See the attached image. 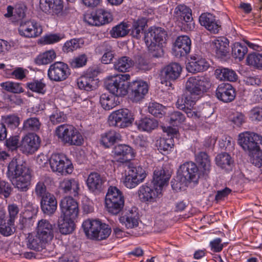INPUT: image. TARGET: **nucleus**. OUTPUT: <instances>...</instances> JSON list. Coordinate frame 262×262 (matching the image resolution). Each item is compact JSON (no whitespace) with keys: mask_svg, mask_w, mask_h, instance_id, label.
<instances>
[{"mask_svg":"<svg viewBox=\"0 0 262 262\" xmlns=\"http://www.w3.org/2000/svg\"><path fill=\"white\" fill-rule=\"evenodd\" d=\"M185 120V116L180 112H173L170 115L169 122L173 125H178Z\"/></svg>","mask_w":262,"mask_h":262,"instance_id":"nucleus-62","label":"nucleus"},{"mask_svg":"<svg viewBox=\"0 0 262 262\" xmlns=\"http://www.w3.org/2000/svg\"><path fill=\"white\" fill-rule=\"evenodd\" d=\"M75 220L76 219H72V217L61 215L58 221V227L60 232L62 234L71 233L75 229Z\"/></svg>","mask_w":262,"mask_h":262,"instance_id":"nucleus-36","label":"nucleus"},{"mask_svg":"<svg viewBox=\"0 0 262 262\" xmlns=\"http://www.w3.org/2000/svg\"><path fill=\"white\" fill-rule=\"evenodd\" d=\"M191 41L186 35L179 36L173 48V52L176 56H184L189 53L191 49Z\"/></svg>","mask_w":262,"mask_h":262,"instance_id":"nucleus-18","label":"nucleus"},{"mask_svg":"<svg viewBox=\"0 0 262 262\" xmlns=\"http://www.w3.org/2000/svg\"><path fill=\"white\" fill-rule=\"evenodd\" d=\"M101 222L97 220L88 219L83 222L82 227L84 231L89 238L91 239L102 238V235L105 237L107 234V230L105 229L104 233L101 235H98L97 232L101 228Z\"/></svg>","mask_w":262,"mask_h":262,"instance_id":"nucleus-16","label":"nucleus"},{"mask_svg":"<svg viewBox=\"0 0 262 262\" xmlns=\"http://www.w3.org/2000/svg\"><path fill=\"white\" fill-rule=\"evenodd\" d=\"M130 78L128 74H119L108 78L105 82L108 91L117 97L125 96L128 93L129 84L128 80Z\"/></svg>","mask_w":262,"mask_h":262,"instance_id":"nucleus-3","label":"nucleus"},{"mask_svg":"<svg viewBox=\"0 0 262 262\" xmlns=\"http://www.w3.org/2000/svg\"><path fill=\"white\" fill-rule=\"evenodd\" d=\"M215 162L218 166L226 170H231L233 164V160L230 155L226 152L217 155L215 158Z\"/></svg>","mask_w":262,"mask_h":262,"instance_id":"nucleus-41","label":"nucleus"},{"mask_svg":"<svg viewBox=\"0 0 262 262\" xmlns=\"http://www.w3.org/2000/svg\"><path fill=\"white\" fill-rule=\"evenodd\" d=\"M134 119L130 111L126 108H121L111 114L108 117V123L112 126L124 128L131 125Z\"/></svg>","mask_w":262,"mask_h":262,"instance_id":"nucleus-8","label":"nucleus"},{"mask_svg":"<svg viewBox=\"0 0 262 262\" xmlns=\"http://www.w3.org/2000/svg\"><path fill=\"white\" fill-rule=\"evenodd\" d=\"M105 182V178L98 173L91 172L86 180V185L90 191L98 193L102 190Z\"/></svg>","mask_w":262,"mask_h":262,"instance_id":"nucleus-22","label":"nucleus"},{"mask_svg":"<svg viewBox=\"0 0 262 262\" xmlns=\"http://www.w3.org/2000/svg\"><path fill=\"white\" fill-rule=\"evenodd\" d=\"M36 232L49 242L51 241L54 237L53 226L46 219H41L38 222Z\"/></svg>","mask_w":262,"mask_h":262,"instance_id":"nucleus-23","label":"nucleus"},{"mask_svg":"<svg viewBox=\"0 0 262 262\" xmlns=\"http://www.w3.org/2000/svg\"><path fill=\"white\" fill-rule=\"evenodd\" d=\"M195 161L198 165L199 171L202 175H207L210 170V160L205 152H200L195 155Z\"/></svg>","mask_w":262,"mask_h":262,"instance_id":"nucleus-32","label":"nucleus"},{"mask_svg":"<svg viewBox=\"0 0 262 262\" xmlns=\"http://www.w3.org/2000/svg\"><path fill=\"white\" fill-rule=\"evenodd\" d=\"M61 215L76 219L79 213L77 202L72 197H66L60 203Z\"/></svg>","mask_w":262,"mask_h":262,"instance_id":"nucleus-14","label":"nucleus"},{"mask_svg":"<svg viewBox=\"0 0 262 262\" xmlns=\"http://www.w3.org/2000/svg\"><path fill=\"white\" fill-rule=\"evenodd\" d=\"M182 71V68L177 63H172L165 67L161 71V82L170 86V81L177 79Z\"/></svg>","mask_w":262,"mask_h":262,"instance_id":"nucleus-15","label":"nucleus"},{"mask_svg":"<svg viewBox=\"0 0 262 262\" xmlns=\"http://www.w3.org/2000/svg\"><path fill=\"white\" fill-rule=\"evenodd\" d=\"M87 57L85 54H81L70 59L69 64L73 68H78L86 64Z\"/></svg>","mask_w":262,"mask_h":262,"instance_id":"nucleus-58","label":"nucleus"},{"mask_svg":"<svg viewBox=\"0 0 262 262\" xmlns=\"http://www.w3.org/2000/svg\"><path fill=\"white\" fill-rule=\"evenodd\" d=\"M138 129L142 132H150L158 125V122L154 119L145 117L136 121Z\"/></svg>","mask_w":262,"mask_h":262,"instance_id":"nucleus-37","label":"nucleus"},{"mask_svg":"<svg viewBox=\"0 0 262 262\" xmlns=\"http://www.w3.org/2000/svg\"><path fill=\"white\" fill-rule=\"evenodd\" d=\"M39 7L46 13L56 14L62 9V0H40Z\"/></svg>","mask_w":262,"mask_h":262,"instance_id":"nucleus-26","label":"nucleus"},{"mask_svg":"<svg viewBox=\"0 0 262 262\" xmlns=\"http://www.w3.org/2000/svg\"><path fill=\"white\" fill-rule=\"evenodd\" d=\"M3 123L11 128H16L20 123V119L15 115H10L2 118Z\"/></svg>","mask_w":262,"mask_h":262,"instance_id":"nucleus-59","label":"nucleus"},{"mask_svg":"<svg viewBox=\"0 0 262 262\" xmlns=\"http://www.w3.org/2000/svg\"><path fill=\"white\" fill-rule=\"evenodd\" d=\"M51 168L61 175L71 173L73 167L70 160L63 154H53L49 159Z\"/></svg>","mask_w":262,"mask_h":262,"instance_id":"nucleus-9","label":"nucleus"},{"mask_svg":"<svg viewBox=\"0 0 262 262\" xmlns=\"http://www.w3.org/2000/svg\"><path fill=\"white\" fill-rule=\"evenodd\" d=\"M26 240L27 246L28 248L37 251L42 249L45 245L49 243L48 241L38 235L37 233L36 234L29 233Z\"/></svg>","mask_w":262,"mask_h":262,"instance_id":"nucleus-33","label":"nucleus"},{"mask_svg":"<svg viewBox=\"0 0 262 262\" xmlns=\"http://www.w3.org/2000/svg\"><path fill=\"white\" fill-rule=\"evenodd\" d=\"M249 154L251 156L252 163L258 167H262V150H260V147L259 149Z\"/></svg>","mask_w":262,"mask_h":262,"instance_id":"nucleus-64","label":"nucleus"},{"mask_svg":"<svg viewBox=\"0 0 262 262\" xmlns=\"http://www.w3.org/2000/svg\"><path fill=\"white\" fill-rule=\"evenodd\" d=\"M138 213L136 208L126 210L124 214L119 217V221L127 229H133L138 226Z\"/></svg>","mask_w":262,"mask_h":262,"instance_id":"nucleus-24","label":"nucleus"},{"mask_svg":"<svg viewBox=\"0 0 262 262\" xmlns=\"http://www.w3.org/2000/svg\"><path fill=\"white\" fill-rule=\"evenodd\" d=\"M216 77L220 80L235 81L237 79V75L232 70L227 68L217 69L215 71Z\"/></svg>","mask_w":262,"mask_h":262,"instance_id":"nucleus-43","label":"nucleus"},{"mask_svg":"<svg viewBox=\"0 0 262 262\" xmlns=\"http://www.w3.org/2000/svg\"><path fill=\"white\" fill-rule=\"evenodd\" d=\"M247 63L257 68H262V54L252 53L248 55L247 57Z\"/></svg>","mask_w":262,"mask_h":262,"instance_id":"nucleus-56","label":"nucleus"},{"mask_svg":"<svg viewBox=\"0 0 262 262\" xmlns=\"http://www.w3.org/2000/svg\"><path fill=\"white\" fill-rule=\"evenodd\" d=\"M100 103L102 107L105 110H110L117 105L114 96L103 94L100 98Z\"/></svg>","mask_w":262,"mask_h":262,"instance_id":"nucleus-50","label":"nucleus"},{"mask_svg":"<svg viewBox=\"0 0 262 262\" xmlns=\"http://www.w3.org/2000/svg\"><path fill=\"white\" fill-rule=\"evenodd\" d=\"M128 32V24L125 23H121L112 29L110 34L113 38H119L125 36Z\"/></svg>","mask_w":262,"mask_h":262,"instance_id":"nucleus-47","label":"nucleus"},{"mask_svg":"<svg viewBox=\"0 0 262 262\" xmlns=\"http://www.w3.org/2000/svg\"><path fill=\"white\" fill-rule=\"evenodd\" d=\"M0 86L3 90L12 93L20 94L24 92L21 83L18 82L8 81L1 83Z\"/></svg>","mask_w":262,"mask_h":262,"instance_id":"nucleus-48","label":"nucleus"},{"mask_svg":"<svg viewBox=\"0 0 262 262\" xmlns=\"http://www.w3.org/2000/svg\"><path fill=\"white\" fill-rule=\"evenodd\" d=\"M55 134L58 140L64 144L80 146L83 142V136L73 125H60L56 128Z\"/></svg>","mask_w":262,"mask_h":262,"instance_id":"nucleus-2","label":"nucleus"},{"mask_svg":"<svg viewBox=\"0 0 262 262\" xmlns=\"http://www.w3.org/2000/svg\"><path fill=\"white\" fill-rule=\"evenodd\" d=\"M199 167L193 162H186L180 167V171L182 176L185 178V180L196 183L202 172L200 171Z\"/></svg>","mask_w":262,"mask_h":262,"instance_id":"nucleus-17","label":"nucleus"},{"mask_svg":"<svg viewBox=\"0 0 262 262\" xmlns=\"http://www.w3.org/2000/svg\"><path fill=\"white\" fill-rule=\"evenodd\" d=\"M63 38V35L58 34H51L46 35L41 38L43 44L49 45L57 42Z\"/></svg>","mask_w":262,"mask_h":262,"instance_id":"nucleus-61","label":"nucleus"},{"mask_svg":"<svg viewBox=\"0 0 262 262\" xmlns=\"http://www.w3.org/2000/svg\"><path fill=\"white\" fill-rule=\"evenodd\" d=\"M210 86L209 79L204 77H189L185 84L186 93L195 101Z\"/></svg>","mask_w":262,"mask_h":262,"instance_id":"nucleus-5","label":"nucleus"},{"mask_svg":"<svg viewBox=\"0 0 262 262\" xmlns=\"http://www.w3.org/2000/svg\"><path fill=\"white\" fill-rule=\"evenodd\" d=\"M131 96L134 101L138 102L144 98L148 91V86L144 81L136 80L132 82L129 85Z\"/></svg>","mask_w":262,"mask_h":262,"instance_id":"nucleus-19","label":"nucleus"},{"mask_svg":"<svg viewBox=\"0 0 262 262\" xmlns=\"http://www.w3.org/2000/svg\"><path fill=\"white\" fill-rule=\"evenodd\" d=\"M170 176V172L168 170L162 167H157L154 172L153 183L163 190V187L167 185Z\"/></svg>","mask_w":262,"mask_h":262,"instance_id":"nucleus-28","label":"nucleus"},{"mask_svg":"<svg viewBox=\"0 0 262 262\" xmlns=\"http://www.w3.org/2000/svg\"><path fill=\"white\" fill-rule=\"evenodd\" d=\"M146 26L147 20L145 18H141L134 20L131 28V35L132 36L137 39L140 38Z\"/></svg>","mask_w":262,"mask_h":262,"instance_id":"nucleus-44","label":"nucleus"},{"mask_svg":"<svg viewBox=\"0 0 262 262\" xmlns=\"http://www.w3.org/2000/svg\"><path fill=\"white\" fill-rule=\"evenodd\" d=\"M174 16L178 19L191 23L192 20L191 9L184 5H178L174 9Z\"/></svg>","mask_w":262,"mask_h":262,"instance_id":"nucleus-39","label":"nucleus"},{"mask_svg":"<svg viewBox=\"0 0 262 262\" xmlns=\"http://www.w3.org/2000/svg\"><path fill=\"white\" fill-rule=\"evenodd\" d=\"M210 64L206 59L200 56H193L187 66V70L192 73L201 72L207 70Z\"/></svg>","mask_w":262,"mask_h":262,"instance_id":"nucleus-31","label":"nucleus"},{"mask_svg":"<svg viewBox=\"0 0 262 262\" xmlns=\"http://www.w3.org/2000/svg\"><path fill=\"white\" fill-rule=\"evenodd\" d=\"M166 34L161 28H150L145 33L144 40L152 56L159 57L163 55V45L165 43Z\"/></svg>","mask_w":262,"mask_h":262,"instance_id":"nucleus-1","label":"nucleus"},{"mask_svg":"<svg viewBox=\"0 0 262 262\" xmlns=\"http://www.w3.org/2000/svg\"><path fill=\"white\" fill-rule=\"evenodd\" d=\"M48 74L51 80L61 81L67 78L70 72L67 64L62 62H56L50 66Z\"/></svg>","mask_w":262,"mask_h":262,"instance_id":"nucleus-12","label":"nucleus"},{"mask_svg":"<svg viewBox=\"0 0 262 262\" xmlns=\"http://www.w3.org/2000/svg\"><path fill=\"white\" fill-rule=\"evenodd\" d=\"M238 143L245 151L250 154L259 149L258 144L262 145V136L253 132H243L238 135Z\"/></svg>","mask_w":262,"mask_h":262,"instance_id":"nucleus-6","label":"nucleus"},{"mask_svg":"<svg viewBox=\"0 0 262 262\" xmlns=\"http://www.w3.org/2000/svg\"><path fill=\"white\" fill-rule=\"evenodd\" d=\"M51 181V179L48 177H42L35 185L34 192L37 198L40 199L47 195V194H51L47 190V184Z\"/></svg>","mask_w":262,"mask_h":262,"instance_id":"nucleus-42","label":"nucleus"},{"mask_svg":"<svg viewBox=\"0 0 262 262\" xmlns=\"http://www.w3.org/2000/svg\"><path fill=\"white\" fill-rule=\"evenodd\" d=\"M124 205L122 192L116 187L110 186L105 196V206L106 210L114 215L118 214Z\"/></svg>","mask_w":262,"mask_h":262,"instance_id":"nucleus-4","label":"nucleus"},{"mask_svg":"<svg viewBox=\"0 0 262 262\" xmlns=\"http://www.w3.org/2000/svg\"><path fill=\"white\" fill-rule=\"evenodd\" d=\"M216 96L223 102H229L234 99L235 92L230 84L222 83L219 85L216 90Z\"/></svg>","mask_w":262,"mask_h":262,"instance_id":"nucleus-20","label":"nucleus"},{"mask_svg":"<svg viewBox=\"0 0 262 262\" xmlns=\"http://www.w3.org/2000/svg\"><path fill=\"white\" fill-rule=\"evenodd\" d=\"M114 158L116 160L121 163H125L135 157L133 148L125 144L116 146L114 150Z\"/></svg>","mask_w":262,"mask_h":262,"instance_id":"nucleus-21","label":"nucleus"},{"mask_svg":"<svg viewBox=\"0 0 262 262\" xmlns=\"http://www.w3.org/2000/svg\"><path fill=\"white\" fill-rule=\"evenodd\" d=\"M28 169V168L23 165L19 164L17 159L14 158H13L8 166L7 175L8 178L11 180Z\"/></svg>","mask_w":262,"mask_h":262,"instance_id":"nucleus-35","label":"nucleus"},{"mask_svg":"<svg viewBox=\"0 0 262 262\" xmlns=\"http://www.w3.org/2000/svg\"><path fill=\"white\" fill-rule=\"evenodd\" d=\"M31 180V172L29 169L26 170L15 179L11 180L12 184L19 191H27L30 185Z\"/></svg>","mask_w":262,"mask_h":262,"instance_id":"nucleus-27","label":"nucleus"},{"mask_svg":"<svg viewBox=\"0 0 262 262\" xmlns=\"http://www.w3.org/2000/svg\"><path fill=\"white\" fill-rule=\"evenodd\" d=\"M56 58L54 50H49L39 54L35 59V62L38 65L47 64L51 62Z\"/></svg>","mask_w":262,"mask_h":262,"instance_id":"nucleus-51","label":"nucleus"},{"mask_svg":"<svg viewBox=\"0 0 262 262\" xmlns=\"http://www.w3.org/2000/svg\"><path fill=\"white\" fill-rule=\"evenodd\" d=\"M134 61L129 57L119 58L114 63V69L120 72H126L134 66Z\"/></svg>","mask_w":262,"mask_h":262,"instance_id":"nucleus-40","label":"nucleus"},{"mask_svg":"<svg viewBox=\"0 0 262 262\" xmlns=\"http://www.w3.org/2000/svg\"><path fill=\"white\" fill-rule=\"evenodd\" d=\"M195 101L192 99L187 93L179 97L177 101V107L180 110H185L188 107H193L195 103Z\"/></svg>","mask_w":262,"mask_h":262,"instance_id":"nucleus-52","label":"nucleus"},{"mask_svg":"<svg viewBox=\"0 0 262 262\" xmlns=\"http://www.w3.org/2000/svg\"><path fill=\"white\" fill-rule=\"evenodd\" d=\"M97 26L108 23L113 19L112 15L109 12L102 9L96 10Z\"/></svg>","mask_w":262,"mask_h":262,"instance_id":"nucleus-54","label":"nucleus"},{"mask_svg":"<svg viewBox=\"0 0 262 262\" xmlns=\"http://www.w3.org/2000/svg\"><path fill=\"white\" fill-rule=\"evenodd\" d=\"M148 112L150 114L157 117H161L163 115L164 106L157 102L150 103L148 106Z\"/></svg>","mask_w":262,"mask_h":262,"instance_id":"nucleus-60","label":"nucleus"},{"mask_svg":"<svg viewBox=\"0 0 262 262\" xmlns=\"http://www.w3.org/2000/svg\"><path fill=\"white\" fill-rule=\"evenodd\" d=\"M83 45L84 40L82 38L72 39L64 43L62 50L65 53H69L82 48Z\"/></svg>","mask_w":262,"mask_h":262,"instance_id":"nucleus-46","label":"nucleus"},{"mask_svg":"<svg viewBox=\"0 0 262 262\" xmlns=\"http://www.w3.org/2000/svg\"><path fill=\"white\" fill-rule=\"evenodd\" d=\"M13 223L11 222V224H9V220L7 223H3L2 225H0V233L6 236L12 234L14 232V228L13 227Z\"/></svg>","mask_w":262,"mask_h":262,"instance_id":"nucleus-63","label":"nucleus"},{"mask_svg":"<svg viewBox=\"0 0 262 262\" xmlns=\"http://www.w3.org/2000/svg\"><path fill=\"white\" fill-rule=\"evenodd\" d=\"M211 48L218 57L226 56L229 52V40L224 37H219L212 41Z\"/></svg>","mask_w":262,"mask_h":262,"instance_id":"nucleus-30","label":"nucleus"},{"mask_svg":"<svg viewBox=\"0 0 262 262\" xmlns=\"http://www.w3.org/2000/svg\"><path fill=\"white\" fill-rule=\"evenodd\" d=\"M157 146L161 152H169L174 146V141L172 138L163 137L157 141Z\"/></svg>","mask_w":262,"mask_h":262,"instance_id":"nucleus-49","label":"nucleus"},{"mask_svg":"<svg viewBox=\"0 0 262 262\" xmlns=\"http://www.w3.org/2000/svg\"><path fill=\"white\" fill-rule=\"evenodd\" d=\"M41 209L42 212L51 215L55 213L57 207V201L53 194H47L40 200Z\"/></svg>","mask_w":262,"mask_h":262,"instance_id":"nucleus-29","label":"nucleus"},{"mask_svg":"<svg viewBox=\"0 0 262 262\" xmlns=\"http://www.w3.org/2000/svg\"><path fill=\"white\" fill-rule=\"evenodd\" d=\"M39 145V137L36 134L29 133L22 138L19 149L23 154H32L37 150Z\"/></svg>","mask_w":262,"mask_h":262,"instance_id":"nucleus-11","label":"nucleus"},{"mask_svg":"<svg viewBox=\"0 0 262 262\" xmlns=\"http://www.w3.org/2000/svg\"><path fill=\"white\" fill-rule=\"evenodd\" d=\"M19 34L26 38L39 36L42 32L41 26L34 20H21L18 29Z\"/></svg>","mask_w":262,"mask_h":262,"instance_id":"nucleus-10","label":"nucleus"},{"mask_svg":"<svg viewBox=\"0 0 262 262\" xmlns=\"http://www.w3.org/2000/svg\"><path fill=\"white\" fill-rule=\"evenodd\" d=\"M120 139L119 133L112 130L102 135L101 142L105 147H109Z\"/></svg>","mask_w":262,"mask_h":262,"instance_id":"nucleus-45","label":"nucleus"},{"mask_svg":"<svg viewBox=\"0 0 262 262\" xmlns=\"http://www.w3.org/2000/svg\"><path fill=\"white\" fill-rule=\"evenodd\" d=\"M27 87L32 92L43 94L46 92V84L41 81L35 80L27 83Z\"/></svg>","mask_w":262,"mask_h":262,"instance_id":"nucleus-57","label":"nucleus"},{"mask_svg":"<svg viewBox=\"0 0 262 262\" xmlns=\"http://www.w3.org/2000/svg\"><path fill=\"white\" fill-rule=\"evenodd\" d=\"M98 79L88 74L82 76L77 80V84L81 90L90 91L94 90L98 85Z\"/></svg>","mask_w":262,"mask_h":262,"instance_id":"nucleus-34","label":"nucleus"},{"mask_svg":"<svg viewBox=\"0 0 262 262\" xmlns=\"http://www.w3.org/2000/svg\"><path fill=\"white\" fill-rule=\"evenodd\" d=\"M146 177L145 171L141 166H129L123 179V183L127 188H134L142 183Z\"/></svg>","mask_w":262,"mask_h":262,"instance_id":"nucleus-7","label":"nucleus"},{"mask_svg":"<svg viewBox=\"0 0 262 262\" xmlns=\"http://www.w3.org/2000/svg\"><path fill=\"white\" fill-rule=\"evenodd\" d=\"M41 123L36 117L30 118L24 121L23 129L26 131H37L39 129Z\"/></svg>","mask_w":262,"mask_h":262,"instance_id":"nucleus-55","label":"nucleus"},{"mask_svg":"<svg viewBox=\"0 0 262 262\" xmlns=\"http://www.w3.org/2000/svg\"><path fill=\"white\" fill-rule=\"evenodd\" d=\"M60 189L65 193L72 192L76 196L79 190V182L74 179H64L60 183Z\"/></svg>","mask_w":262,"mask_h":262,"instance_id":"nucleus-38","label":"nucleus"},{"mask_svg":"<svg viewBox=\"0 0 262 262\" xmlns=\"http://www.w3.org/2000/svg\"><path fill=\"white\" fill-rule=\"evenodd\" d=\"M162 190L154 184L152 187L143 185L138 190L139 199L144 202H154L162 195Z\"/></svg>","mask_w":262,"mask_h":262,"instance_id":"nucleus-13","label":"nucleus"},{"mask_svg":"<svg viewBox=\"0 0 262 262\" xmlns=\"http://www.w3.org/2000/svg\"><path fill=\"white\" fill-rule=\"evenodd\" d=\"M247 53V48L239 42H235L232 47V56L239 61L243 60Z\"/></svg>","mask_w":262,"mask_h":262,"instance_id":"nucleus-53","label":"nucleus"},{"mask_svg":"<svg viewBox=\"0 0 262 262\" xmlns=\"http://www.w3.org/2000/svg\"><path fill=\"white\" fill-rule=\"evenodd\" d=\"M201 25L204 26L208 31L213 33H217L221 26L215 19V16L209 13L201 14L199 18Z\"/></svg>","mask_w":262,"mask_h":262,"instance_id":"nucleus-25","label":"nucleus"}]
</instances>
